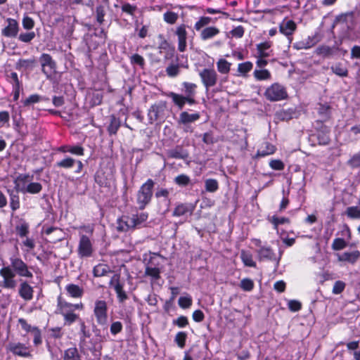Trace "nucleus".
Instances as JSON below:
<instances>
[{
  "instance_id": "1",
  "label": "nucleus",
  "mask_w": 360,
  "mask_h": 360,
  "mask_svg": "<svg viewBox=\"0 0 360 360\" xmlns=\"http://www.w3.org/2000/svg\"><path fill=\"white\" fill-rule=\"evenodd\" d=\"M9 266H4L0 269V276L3 278L1 284L3 288H15L17 285V282L14 279L16 275L25 278L33 276L27 264L21 258L13 255L9 258Z\"/></svg>"
},
{
  "instance_id": "2",
  "label": "nucleus",
  "mask_w": 360,
  "mask_h": 360,
  "mask_svg": "<svg viewBox=\"0 0 360 360\" xmlns=\"http://www.w3.org/2000/svg\"><path fill=\"white\" fill-rule=\"evenodd\" d=\"M58 311L64 319V324L70 326L77 320L79 319V315L76 314L74 311L76 309H82L83 304H71L62 299L60 296L58 297Z\"/></svg>"
},
{
  "instance_id": "3",
  "label": "nucleus",
  "mask_w": 360,
  "mask_h": 360,
  "mask_svg": "<svg viewBox=\"0 0 360 360\" xmlns=\"http://www.w3.org/2000/svg\"><path fill=\"white\" fill-rule=\"evenodd\" d=\"M154 185L153 180L148 179L139 189L136 194V204L139 210H143L150 202Z\"/></svg>"
},
{
  "instance_id": "4",
  "label": "nucleus",
  "mask_w": 360,
  "mask_h": 360,
  "mask_svg": "<svg viewBox=\"0 0 360 360\" xmlns=\"http://www.w3.org/2000/svg\"><path fill=\"white\" fill-rule=\"evenodd\" d=\"M264 96L270 101H278L285 99L288 94L283 86L274 83L266 89Z\"/></svg>"
},
{
  "instance_id": "5",
  "label": "nucleus",
  "mask_w": 360,
  "mask_h": 360,
  "mask_svg": "<svg viewBox=\"0 0 360 360\" xmlns=\"http://www.w3.org/2000/svg\"><path fill=\"white\" fill-rule=\"evenodd\" d=\"M102 341L103 337L98 333L89 340L85 338L82 339L79 341V345L82 348L89 350L93 354H96V352H100L102 349Z\"/></svg>"
},
{
  "instance_id": "6",
  "label": "nucleus",
  "mask_w": 360,
  "mask_h": 360,
  "mask_svg": "<svg viewBox=\"0 0 360 360\" xmlns=\"http://www.w3.org/2000/svg\"><path fill=\"white\" fill-rule=\"evenodd\" d=\"M108 307L104 300H96L94 309V314L99 325H106L108 322Z\"/></svg>"
},
{
  "instance_id": "7",
  "label": "nucleus",
  "mask_w": 360,
  "mask_h": 360,
  "mask_svg": "<svg viewBox=\"0 0 360 360\" xmlns=\"http://www.w3.org/2000/svg\"><path fill=\"white\" fill-rule=\"evenodd\" d=\"M6 351L15 356L21 357H30L32 356L28 346L18 342H11L6 347Z\"/></svg>"
},
{
  "instance_id": "8",
  "label": "nucleus",
  "mask_w": 360,
  "mask_h": 360,
  "mask_svg": "<svg viewBox=\"0 0 360 360\" xmlns=\"http://www.w3.org/2000/svg\"><path fill=\"white\" fill-rule=\"evenodd\" d=\"M166 108L167 103L165 101H160L151 105L148 112L150 123L152 124L160 119H163Z\"/></svg>"
},
{
  "instance_id": "9",
  "label": "nucleus",
  "mask_w": 360,
  "mask_h": 360,
  "mask_svg": "<svg viewBox=\"0 0 360 360\" xmlns=\"http://www.w3.org/2000/svg\"><path fill=\"white\" fill-rule=\"evenodd\" d=\"M199 75L207 89L215 86L217 82L218 76L214 69L205 68L199 72Z\"/></svg>"
},
{
  "instance_id": "10",
  "label": "nucleus",
  "mask_w": 360,
  "mask_h": 360,
  "mask_svg": "<svg viewBox=\"0 0 360 360\" xmlns=\"http://www.w3.org/2000/svg\"><path fill=\"white\" fill-rule=\"evenodd\" d=\"M41 70L44 74L49 77L56 72V63L52 57L48 53H42L39 58Z\"/></svg>"
},
{
  "instance_id": "11",
  "label": "nucleus",
  "mask_w": 360,
  "mask_h": 360,
  "mask_svg": "<svg viewBox=\"0 0 360 360\" xmlns=\"http://www.w3.org/2000/svg\"><path fill=\"white\" fill-rule=\"evenodd\" d=\"M94 252L92 243L89 238L86 235L80 236L77 252L81 258L89 257L92 255Z\"/></svg>"
},
{
  "instance_id": "12",
  "label": "nucleus",
  "mask_w": 360,
  "mask_h": 360,
  "mask_svg": "<svg viewBox=\"0 0 360 360\" xmlns=\"http://www.w3.org/2000/svg\"><path fill=\"white\" fill-rule=\"evenodd\" d=\"M338 24H346L349 30H352L356 25L354 12L349 11L337 15L334 20L333 27Z\"/></svg>"
},
{
  "instance_id": "13",
  "label": "nucleus",
  "mask_w": 360,
  "mask_h": 360,
  "mask_svg": "<svg viewBox=\"0 0 360 360\" xmlns=\"http://www.w3.org/2000/svg\"><path fill=\"white\" fill-rule=\"evenodd\" d=\"M110 285H113L115 291L117 294V300L120 303H123L128 299V295L124 290V285L120 283V275H114L110 281Z\"/></svg>"
},
{
  "instance_id": "14",
  "label": "nucleus",
  "mask_w": 360,
  "mask_h": 360,
  "mask_svg": "<svg viewBox=\"0 0 360 360\" xmlns=\"http://www.w3.org/2000/svg\"><path fill=\"white\" fill-rule=\"evenodd\" d=\"M257 252L259 260H269L275 262L276 266L278 265L281 256L280 255L279 257H277L270 247H261Z\"/></svg>"
},
{
  "instance_id": "15",
  "label": "nucleus",
  "mask_w": 360,
  "mask_h": 360,
  "mask_svg": "<svg viewBox=\"0 0 360 360\" xmlns=\"http://www.w3.org/2000/svg\"><path fill=\"white\" fill-rule=\"evenodd\" d=\"M18 294L25 301H30L33 299L34 289L27 281H22L19 285Z\"/></svg>"
},
{
  "instance_id": "16",
  "label": "nucleus",
  "mask_w": 360,
  "mask_h": 360,
  "mask_svg": "<svg viewBox=\"0 0 360 360\" xmlns=\"http://www.w3.org/2000/svg\"><path fill=\"white\" fill-rule=\"evenodd\" d=\"M134 219L129 216H122L117 219V229L118 231L127 232L135 229Z\"/></svg>"
},
{
  "instance_id": "17",
  "label": "nucleus",
  "mask_w": 360,
  "mask_h": 360,
  "mask_svg": "<svg viewBox=\"0 0 360 360\" xmlns=\"http://www.w3.org/2000/svg\"><path fill=\"white\" fill-rule=\"evenodd\" d=\"M166 154L169 158L186 160L189 155L186 150L181 146H176L174 148L167 150Z\"/></svg>"
},
{
  "instance_id": "18",
  "label": "nucleus",
  "mask_w": 360,
  "mask_h": 360,
  "mask_svg": "<svg viewBox=\"0 0 360 360\" xmlns=\"http://www.w3.org/2000/svg\"><path fill=\"white\" fill-rule=\"evenodd\" d=\"M297 29V25L292 20L284 19L279 25V31L289 37Z\"/></svg>"
},
{
  "instance_id": "19",
  "label": "nucleus",
  "mask_w": 360,
  "mask_h": 360,
  "mask_svg": "<svg viewBox=\"0 0 360 360\" xmlns=\"http://www.w3.org/2000/svg\"><path fill=\"white\" fill-rule=\"evenodd\" d=\"M8 25L2 30V34L7 37H14L18 32V22L12 18L7 19Z\"/></svg>"
},
{
  "instance_id": "20",
  "label": "nucleus",
  "mask_w": 360,
  "mask_h": 360,
  "mask_svg": "<svg viewBox=\"0 0 360 360\" xmlns=\"http://www.w3.org/2000/svg\"><path fill=\"white\" fill-rule=\"evenodd\" d=\"M176 34L178 37V49L181 52H184L186 47V36L187 32L184 25L177 27Z\"/></svg>"
},
{
  "instance_id": "21",
  "label": "nucleus",
  "mask_w": 360,
  "mask_h": 360,
  "mask_svg": "<svg viewBox=\"0 0 360 360\" xmlns=\"http://www.w3.org/2000/svg\"><path fill=\"white\" fill-rule=\"evenodd\" d=\"M200 117L199 112L189 114L186 111L180 113L179 118L177 121L179 124L187 125L188 123L194 122L198 120Z\"/></svg>"
},
{
  "instance_id": "22",
  "label": "nucleus",
  "mask_w": 360,
  "mask_h": 360,
  "mask_svg": "<svg viewBox=\"0 0 360 360\" xmlns=\"http://www.w3.org/2000/svg\"><path fill=\"white\" fill-rule=\"evenodd\" d=\"M32 176L29 174H20L13 181L14 189L17 193L21 192L20 188H26V184L32 179Z\"/></svg>"
},
{
  "instance_id": "23",
  "label": "nucleus",
  "mask_w": 360,
  "mask_h": 360,
  "mask_svg": "<svg viewBox=\"0 0 360 360\" xmlns=\"http://www.w3.org/2000/svg\"><path fill=\"white\" fill-rule=\"evenodd\" d=\"M276 151V147L269 142H264L261 145L259 148L257 150L256 157H265L274 153Z\"/></svg>"
},
{
  "instance_id": "24",
  "label": "nucleus",
  "mask_w": 360,
  "mask_h": 360,
  "mask_svg": "<svg viewBox=\"0 0 360 360\" xmlns=\"http://www.w3.org/2000/svg\"><path fill=\"white\" fill-rule=\"evenodd\" d=\"M193 211V207L191 204L181 203L178 205L173 211V216L181 217L188 213L191 214Z\"/></svg>"
},
{
  "instance_id": "25",
  "label": "nucleus",
  "mask_w": 360,
  "mask_h": 360,
  "mask_svg": "<svg viewBox=\"0 0 360 360\" xmlns=\"http://www.w3.org/2000/svg\"><path fill=\"white\" fill-rule=\"evenodd\" d=\"M44 231L46 235H51L52 233H54L51 237L52 242L60 241L63 239V232L61 229L58 227H47Z\"/></svg>"
},
{
  "instance_id": "26",
  "label": "nucleus",
  "mask_w": 360,
  "mask_h": 360,
  "mask_svg": "<svg viewBox=\"0 0 360 360\" xmlns=\"http://www.w3.org/2000/svg\"><path fill=\"white\" fill-rule=\"evenodd\" d=\"M121 126V120L114 115L110 117V124L107 130L110 135H115Z\"/></svg>"
},
{
  "instance_id": "27",
  "label": "nucleus",
  "mask_w": 360,
  "mask_h": 360,
  "mask_svg": "<svg viewBox=\"0 0 360 360\" xmlns=\"http://www.w3.org/2000/svg\"><path fill=\"white\" fill-rule=\"evenodd\" d=\"M339 49L335 46L330 47L326 45H322L316 49V53L319 56H321L324 58H328L332 56Z\"/></svg>"
},
{
  "instance_id": "28",
  "label": "nucleus",
  "mask_w": 360,
  "mask_h": 360,
  "mask_svg": "<svg viewBox=\"0 0 360 360\" xmlns=\"http://www.w3.org/2000/svg\"><path fill=\"white\" fill-rule=\"evenodd\" d=\"M360 257V252L358 250L352 252H343L338 255V260L342 262H348L354 264Z\"/></svg>"
},
{
  "instance_id": "29",
  "label": "nucleus",
  "mask_w": 360,
  "mask_h": 360,
  "mask_svg": "<svg viewBox=\"0 0 360 360\" xmlns=\"http://www.w3.org/2000/svg\"><path fill=\"white\" fill-rule=\"evenodd\" d=\"M330 109L331 107L329 104L325 103H319V107L317 108L318 113L321 117V122H326L328 120L330 117Z\"/></svg>"
},
{
  "instance_id": "30",
  "label": "nucleus",
  "mask_w": 360,
  "mask_h": 360,
  "mask_svg": "<svg viewBox=\"0 0 360 360\" xmlns=\"http://www.w3.org/2000/svg\"><path fill=\"white\" fill-rule=\"evenodd\" d=\"M7 193L9 195L10 207L11 210L14 212L20 208V198L18 195V193H17L15 191V189H8Z\"/></svg>"
},
{
  "instance_id": "31",
  "label": "nucleus",
  "mask_w": 360,
  "mask_h": 360,
  "mask_svg": "<svg viewBox=\"0 0 360 360\" xmlns=\"http://www.w3.org/2000/svg\"><path fill=\"white\" fill-rule=\"evenodd\" d=\"M42 188V185L40 183L31 182L27 185L26 188H22L20 189L22 193L37 194L41 191Z\"/></svg>"
},
{
  "instance_id": "32",
  "label": "nucleus",
  "mask_w": 360,
  "mask_h": 360,
  "mask_svg": "<svg viewBox=\"0 0 360 360\" xmlns=\"http://www.w3.org/2000/svg\"><path fill=\"white\" fill-rule=\"evenodd\" d=\"M110 272V266L105 264H98L93 269V274L95 277L104 276Z\"/></svg>"
},
{
  "instance_id": "33",
  "label": "nucleus",
  "mask_w": 360,
  "mask_h": 360,
  "mask_svg": "<svg viewBox=\"0 0 360 360\" xmlns=\"http://www.w3.org/2000/svg\"><path fill=\"white\" fill-rule=\"evenodd\" d=\"M36 63V59L34 57H32L29 59H19L15 64V68L18 70H27L29 68H32Z\"/></svg>"
},
{
  "instance_id": "34",
  "label": "nucleus",
  "mask_w": 360,
  "mask_h": 360,
  "mask_svg": "<svg viewBox=\"0 0 360 360\" xmlns=\"http://www.w3.org/2000/svg\"><path fill=\"white\" fill-rule=\"evenodd\" d=\"M66 290L70 296L75 298L81 297L83 295V289L75 284H68Z\"/></svg>"
},
{
  "instance_id": "35",
  "label": "nucleus",
  "mask_w": 360,
  "mask_h": 360,
  "mask_svg": "<svg viewBox=\"0 0 360 360\" xmlns=\"http://www.w3.org/2000/svg\"><path fill=\"white\" fill-rule=\"evenodd\" d=\"M166 96L171 98L174 105H176L179 109H182L184 108L185 105L184 96L174 92H169L166 94Z\"/></svg>"
},
{
  "instance_id": "36",
  "label": "nucleus",
  "mask_w": 360,
  "mask_h": 360,
  "mask_svg": "<svg viewBox=\"0 0 360 360\" xmlns=\"http://www.w3.org/2000/svg\"><path fill=\"white\" fill-rule=\"evenodd\" d=\"M219 33V30L218 28L215 27H208L203 29L201 31L200 37L202 40H207L213 37L216 36Z\"/></svg>"
},
{
  "instance_id": "37",
  "label": "nucleus",
  "mask_w": 360,
  "mask_h": 360,
  "mask_svg": "<svg viewBox=\"0 0 360 360\" xmlns=\"http://www.w3.org/2000/svg\"><path fill=\"white\" fill-rule=\"evenodd\" d=\"M63 360H81V356L76 347H70L64 352Z\"/></svg>"
},
{
  "instance_id": "38",
  "label": "nucleus",
  "mask_w": 360,
  "mask_h": 360,
  "mask_svg": "<svg viewBox=\"0 0 360 360\" xmlns=\"http://www.w3.org/2000/svg\"><path fill=\"white\" fill-rule=\"evenodd\" d=\"M184 67L183 65H180L178 63L169 64L165 70L167 75L170 77H176L180 72V68Z\"/></svg>"
},
{
  "instance_id": "39",
  "label": "nucleus",
  "mask_w": 360,
  "mask_h": 360,
  "mask_svg": "<svg viewBox=\"0 0 360 360\" xmlns=\"http://www.w3.org/2000/svg\"><path fill=\"white\" fill-rule=\"evenodd\" d=\"M231 63L226 59L220 58L217 63V70L224 75H227L230 72Z\"/></svg>"
},
{
  "instance_id": "40",
  "label": "nucleus",
  "mask_w": 360,
  "mask_h": 360,
  "mask_svg": "<svg viewBox=\"0 0 360 360\" xmlns=\"http://www.w3.org/2000/svg\"><path fill=\"white\" fill-rule=\"evenodd\" d=\"M75 162L76 160L70 157H67L57 162L55 165V167L64 169H70L75 165Z\"/></svg>"
},
{
  "instance_id": "41",
  "label": "nucleus",
  "mask_w": 360,
  "mask_h": 360,
  "mask_svg": "<svg viewBox=\"0 0 360 360\" xmlns=\"http://www.w3.org/2000/svg\"><path fill=\"white\" fill-rule=\"evenodd\" d=\"M131 219H134L135 229L141 226L144 222H146L148 218V214L147 212H141L139 214H132Z\"/></svg>"
},
{
  "instance_id": "42",
  "label": "nucleus",
  "mask_w": 360,
  "mask_h": 360,
  "mask_svg": "<svg viewBox=\"0 0 360 360\" xmlns=\"http://www.w3.org/2000/svg\"><path fill=\"white\" fill-rule=\"evenodd\" d=\"M271 46V43L270 41H265L263 43H260L257 45V49L258 51V57L259 58H266L268 57L269 55L268 53L266 52V50H268Z\"/></svg>"
},
{
  "instance_id": "43",
  "label": "nucleus",
  "mask_w": 360,
  "mask_h": 360,
  "mask_svg": "<svg viewBox=\"0 0 360 360\" xmlns=\"http://www.w3.org/2000/svg\"><path fill=\"white\" fill-rule=\"evenodd\" d=\"M174 182L179 186L185 187L191 184V179L188 175L181 174L174 179Z\"/></svg>"
},
{
  "instance_id": "44",
  "label": "nucleus",
  "mask_w": 360,
  "mask_h": 360,
  "mask_svg": "<svg viewBox=\"0 0 360 360\" xmlns=\"http://www.w3.org/2000/svg\"><path fill=\"white\" fill-rule=\"evenodd\" d=\"M332 72L340 77H347L348 70L346 67L341 63H337L330 68Z\"/></svg>"
},
{
  "instance_id": "45",
  "label": "nucleus",
  "mask_w": 360,
  "mask_h": 360,
  "mask_svg": "<svg viewBox=\"0 0 360 360\" xmlns=\"http://www.w3.org/2000/svg\"><path fill=\"white\" fill-rule=\"evenodd\" d=\"M205 188L206 191L214 193L219 188V183L216 179H207L205 181Z\"/></svg>"
},
{
  "instance_id": "46",
  "label": "nucleus",
  "mask_w": 360,
  "mask_h": 360,
  "mask_svg": "<svg viewBox=\"0 0 360 360\" xmlns=\"http://www.w3.org/2000/svg\"><path fill=\"white\" fill-rule=\"evenodd\" d=\"M240 257L245 266L250 267L256 266V263L253 261L252 256L250 253L242 251L240 254Z\"/></svg>"
},
{
  "instance_id": "47",
  "label": "nucleus",
  "mask_w": 360,
  "mask_h": 360,
  "mask_svg": "<svg viewBox=\"0 0 360 360\" xmlns=\"http://www.w3.org/2000/svg\"><path fill=\"white\" fill-rule=\"evenodd\" d=\"M254 76L257 80H266L271 78V74L268 70H255Z\"/></svg>"
},
{
  "instance_id": "48",
  "label": "nucleus",
  "mask_w": 360,
  "mask_h": 360,
  "mask_svg": "<svg viewBox=\"0 0 360 360\" xmlns=\"http://www.w3.org/2000/svg\"><path fill=\"white\" fill-rule=\"evenodd\" d=\"M145 274L152 277L155 280H158L160 278V270L157 267L146 266Z\"/></svg>"
},
{
  "instance_id": "49",
  "label": "nucleus",
  "mask_w": 360,
  "mask_h": 360,
  "mask_svg": "<svg viewBox=\"0 0 360 360\" xmlns=\"http://www.w3.org/2000/svg\"><path fill=\"white\" fill-rule=\"evenodd\" d=\"M346 214L351 219H360V208L357 206L347 208Z\"/></svg>"
},
{
  "instance_id": "50",
  "label": "nucleus",
  "mask_w": 360,
  "mask_h": 360,
  "mask_svg": "<svg viewBox=\"0 0 360 360\" xmlns=\"http://www.w3.org/2000/svg\"><path fill=\"white\" fill-rule=\"evenodd\" d=\"M270 221L274 225V229L278 230V225L289 224L290 219L287 217H278L276 216H273L270 219Z\"/></svg>"
},
{
  "instance_id": "51",
  "label": "nucleus",
  "mask_w": 360,
  "mask_h": 360,
  "mask_svg": "<svg viewBox=\"0 0 360 360\" xmlns=\"http://www.w3.org/2000/svg\"><path fill=\"white\" fill-rule=\"evenodd\" d=\"M187 335L185 332H179L175 336L174 341L180 348H184L186 345Z\"/></svg>"
},
{
  "instance_id": "52",
  "label": "nucleus",
  "mask_w": 360,
  "mask_h": 360,
  "mask_svg": "<svg viewBox=\"0 0 360 360\" xmlns=\"http://www.w3.org/2000/svg\"><path fill=\"white\" fill-rule=\"evenodd\" d=\"M252 63L251 62L247 61L245 63H242L238 64V71L240 74L245 75L248 72H250L252 68Z\"/></svg>"
},
{
  "instance_id": "53",
  "label": "nucleus",
  "mask_w": 360,
  "mask_h": 360,
  "mask_svg": "<svg viewBox=\"0 0 360 360\" xmlns=\"http://www.w3.org/2000/svg\"><path fill=\"white\" fill-rule=\"evenodd\" d=\"M317 139L319 145L326 146L330 143V137L328 133L319 131L317 134Z\"/></svg>"
},
{
  "instance_id": "54",
  "label": "nucleus",
  "mask_w": 360,
  "mask_h": 360,
  "mask_svg": "<svg viewBox=\"0 0 360 360\" xmlns=\"http://www.w3.org/2000/svg\"><path fill=\"white\" fill-rule=\"evenodd\" d=\"M240 287L244 291H251L254 288V282L250 278H243L240 281Z\"/></svg>"
},
{
  "instance_id": "55",
  "label": "nucleus",
  "mask_w": 360,
  "mask_h": 360,
  "mask_svg": "<svg viewBox=\"0 0 360 360\" xmlns=\"http://www.w3.org/2000/svg\"><path fill=\"white\" fill-rule=\"evenodd\" d=\"M347 246V243L343 238H335L332 244V248L334 250H340Z\"/></svg>"
},
{
  "instance_id": "56",
  "label": "nucleus",
  "mask_w": 360,
  "mask_h": 360,
  "mask_svg": "<svg viewBox=\"0 0 360 360\" xmlns=\"http://www.w3.org/2000/svg\"><path fill=\"white\" fill-rule=\"evenodd\" d=\"M16 231L20 237H25L29 233V226L27 223L23 222L20 225L16 226Z\"/></svg>"
},
{
  "instance_id": "57",
  "label": "nucleus",
  "mask_w": 360,
  "mask_h": 360,
  "mask_svg": "<svg viewBox=\"0 0 360 360\" xmlns=\"http://www.w3.org/2000/svg\"><path fill=\"white\" fill-rule=\"evenodd\" d=\"M183 86L184 87L186 96H194L195 89L196 88V85L195 84L185 82L183 83Z\"/></svg>"
},
{
  "instance_id": "58",
  "label": "nucleus",
  "mask_w": 360,
  "mask_h": 360,
  "mask_svg": "<svg viewBox=\"0 0 360 360\" xmlns=\"http://www.w3.org/2000/svg\"><path fill=\"white\" fill-rule=\"evenodd\" d=\"M178 304L183 309H188L192 304V299L190 297H180Z\"/></svg>"
},
{
  "instance_id": "59",
  "label": "nucleus",
  "mask_w": 360,
  "mask_h": 360,
  "mask_svg": "<svg viewBox=\"0 0 360 360\" xmlns=\"http://www.w3.org/2000/svg\"><path fill=\"white\" fill-rule=\"evenodd\" d=\"M178 19V15L172 11H167L164 14V20L169 24H174Z\"/></svg>"
},
{
  "instance_id": "60",
  "label": "nucleus",
  "mask_w": 360,
  "mask_h": 360,
  "mask_svg": "<svg viewBox=\"0 0 360 360\" xmlns=\"http://www.w3.org/2000/svg\"><path fill=\"white\" fill-rule=\"evenodd\" d=\"M269 166L274 170L281 171L285 167L284 163L281 160H271L269 162Z\"/></svg>"
},
{
  "instance_id": "61",
  "label": "nucleus",
  "mask_w": 360,
  "mask_h": 360,
  "mask_svg": "<svg viewBox=\"0 0 360 360\" xmlns=\"http://www.w3.org/2000/svg\"><path fill=\"white\" fill-rule=\"evenodd\" d=\"M96 20L99 24H102L104 21L105 10L103 6H98L96 8Z\"/></svg>"
},
{
  "instance_id": "62",
  "label": "nucleus",
  "mask_w": 360,
  "mask_h": 360,
  "mask_svg": "<svg viewBox=\"0 0 360 360\" xmlns=\"http://www.w3.org/2000/svg\"><path fill=\"white\" fill-rule=\"evenodd\" d=\"M345 288V283L342 281L335 282L333 288V292L335 295L341 293Z\"/></svg>"
},
{
  "instance_id": "63",
  "label": "nucleus",
  "mask_w": 360,
  "mask_h": 360,
  "mask_svg": "<svg viewBox=\"0 0 360 360\" xmlns=\"http://www.w3.org/2000/svg\"><path fill=\"white\" fill-rule=\"evenodd\" d=\"M172 323L179 328H184L188 324V321L186 316H181L176 319L173 320Z\"/></svg>"
},
{
  "instance_id": "64",
  "label": "nucleus",
  "mask_w": 360,
  "mask_h": 360,
  "mask_svg": "<svg viewBox=\"0 0 360 360\" xmlns=\"http://www.w3.org/2000/svg\"><path fill=\"white\" fill-rule=\"evenodd\" d=\"M211 21L210 17H201L200 20L195 23V29L196 30H200L202 27L208 25Z\"/></svg>"
}]
</instances>
